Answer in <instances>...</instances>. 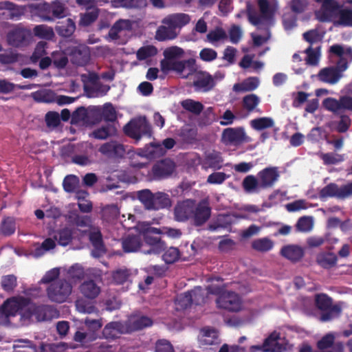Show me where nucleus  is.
<instances>
[{
  "instance_id": "27",
  "label": "nucleus",
  "mask_w": 352,
  "mask_h": 352,
  "mask_svg": "<svg viewBox=\"0 0 352 352\" xmlns=\"http://www.w3.org/2000/svg\"><path fill=\"white\" fill-rule=\"evenodd\" d=\"M190 21V16L184 13L175 14L169 15L162 20V23L170 26L175 31L176 28H180Z\"/></svg>"
},
{
  "instance_id": "2",
  "label": "nucleus",
  "mask_w": 352,
  "mask_h": 352,
  "mask_svg": "<svg viewBox=\"0 0 352 352\" xmlns=\"http://www.w3.org/2000/svg\"><path fill=\"white\" fill-rule=\"evenodd\" d=\"M65 4L59 0H55L50 3L38 4L36 8V14L43 21H54L56 19L65 16Z\"/></svg>"
},
{
  "instance_id": "49",
  "label": "nucleus",
  "mask_w": 352,
  "mask_h": 352,
  "mask_svg": "<svg viewBox=\"0 0 352 352\" xmlns=\"http://www.w3.org/2000/svg\"><path fill=\"white\" fill-rule=\"evenodd\" d=\"M342 312V308L339 305H333L329 309L322 311L320 320L322 322H327L339 317Z\"/></svg>"
},
{
  "instance_id": "56",
  "label": "nucleus",
  "mask_w": 352,
  "mask_h": 352,
  "mask_svg": "<svg viewBox=\"0 0 352 352\" xmlns=\"http://www.w3.org/2000/svg\"><path fill=\"white\" fill-rule=\"evenodd\" d=\"M115 129L110 126H102L94 130L90 134L89 137L94 138L97 140H106L112 134V131Z\"/></svg>"
},
{
  "instance_id": "59",
  "label": "nucleus",
  "mask_w": 352,
  "mask_h": 352,
  "mask_svg": "<svg viewBox=\"0 0 352 352\" xmlns=\"http://www.w3.org/2000/svg\"><path fill=\"white\" fill-rule=\"evenodd\" d=\"M188 300H192V303L196 305H200L205 302L206 296L204 291L201 287H195L190 291V294L186 297Z\"/></svg>"
},
{
  "instance_id": "1",
  "label": "nucleus",
  "mask_w": 352,
  "mask_h": 352,
  "mask_svg": "<svg viewBox=\"0 0 352 352\" xmlns=\"http://www.w3.org/2000/svg\"><path fill=\"white\" fill-rule=\"evenodd\" d=\"M208 292L219 295L215 302L217 307L230 312H238L242 308V300L240 296L234 292H222L219 287L209 286Z\"/></svg>"
},
{
  "instance_id": "11",
  "label": "nucleus",
  "mask_w": 352,
  "mask_h": 352,
  "mask_svg": "<svg viewBox=\"0 0 352 352\" xmlns=\"http://www.w3.org/2000/svg\"><path fill=\"white\" fill-rule=\"evenodd\" d=\"M68 56L73 65L85 66L90 60L89 48L85 45H78L67 49Z\"/></svg>"
},
{
  "instance_id": "48",
  "label": "nucleus",
  "mask_w": 352,
  "mask_h": 352,
  "mask_svg": "<svg viewBox=\"0 0 352 352\" xmlns=\"http://www.w3.org/2000/svg\"><path fill=\"white\" fill-rule=\"evenodd\" d=\"M52 59L54 67L58 69H64L68 63L67 54L61 51L52 52Z\"/></svg>"
},
{
  "instance_id": "32",
  "label": "nucleus",
  "mask_w": 352,
  "mask_h": 352,
  "mask_svg": "<svg viewBox=\"0 0 352 352\" xmlns=\"http://www.w3.org/2000/svg\"><path fill=\"white\" fill-rule=\"evenodd\" d=\"M55 30L59 36L68 38L74 34L76 30V24L72 19L69 18L64 21H59Z\"/></svg>"
},
{
  "instance_id": "52",
  "label": "nucleus",
  "mask_w": 352,
  "mask_h": 352,
  "mask_svg": "<svg viewBox=\"0 0 352 352\" xmlns=\"http://www.w3.org/2000/svg\"><path fill=\"white\" fill-rule=\"evenodd\" d=\"M1 232L4 236H10L16 230V223L13 217H7L4 218L1 224Z\"/></svg>"
},
{
  "instance_id": "29",
  "label": "nucleus",
  "mask_w": 352,
  "mask_h": 352,
  "mask_svg": "<svg viewBox=\"0 0 352 352\" xmlns=\"http://www.w3.org/2000/svg\"><path fill=\"white\" fill-rule=\"evenodd\" d=\"M199 340L203 346L217 344L219 342L218 332L213 328L204 327L201 330Z\"/></svg>"
},
{
  "instance_id": "28",
  "label": "nucleus",
  "mask_w": 352,
  "mask_h": 352,
  "mask_svg": "<svg viewBox=\"0 0 352 352\" xmlns=\"http://www.w3.org/2000/svg\"><path fill=\"white\" fill-rule=\"evenodd\" d=\"M126 331V325L121 322H111L105 325L102 335L107 339H115Z\"/></svg>"
},
{
  "instance_id": "61",
  "label": "nucleus",
  "mask_w": 352,
  "mask_h": 352,
  "mask_svg": "<svg viewBox=\"0 0 352 352\" xmlns=\"http://www.w3.org/2000/svg\"><path fill=\"white\" fill-rule=\"evenodd\" d=\"M320 158L322 160L324 165H333L341 162L344 160L342 155L334 153H320L318 154Z\"/></svg>"
},
{
  "instance_id": "17",
  "label": "nucleus",
  "mask_w": 352,
  "mask_h": 352,
  "mask_svg": "<svg viewBox=\"0 0 352 352\" xmlns=\"http://www.w3.org/2000/svg\"><path fill=\"white\" fill-rule=\"evenodd\" d=\"M98 151L102 155L113 158H122L126 153L124 146L115 140L102 144Z\"/></svg>"
},
{
  "instance_id": "4",
  "label": "nucleus",
  "mask_w": 352,
  "mask_h": 352,
  "mask_svg": "<svg viewBox=\"0 0 352 352\" xmlns=\"http://www.w3.org/2000/svg\"><path fill=\"white\" fill-rule=\"evenodd\" d=\"M72 291L71 284L66 280L60 279L50 285L47 289V294L51 301L62 303L67 300Z\"/></svg>"
},
{
  "instance_id": "22",
  "label": "nucleus",
  "mask_w": 352,
  "mask_h": 352,
  "mask_svg": "<svg viewBox=\"0 0 352 352\" xmlns=\"http://www.w3.org/2000/svg\"><path fill=\"white\" fill-rule=\"evenodd\" d=\"M144 241L149 246L147 250H142V252L145 254H160L166 249V244L159 236L143 234Z\"/></svg>"
},
{
  "instance_id": "38",
  "label": "nucleus",
  "mask_w": 352,
  "mask_h": 352,
  "mask_svg": "<svg viewBox=\"0 0 352 352\" xmlns=\"http://www.w3.org/2000/svg\"><path fill=\"white\" fill-rule=\"evenodd\" d=\"M12 349V352H37L36 344L28 339L14 340Z\"/></svg>"
},
{
  "instance_id": "14",
  "label": "nucleus",
  "mask_w": 352,
  "mask_h": 352,
  "mask_svg": "<svg viewBox=\"0 0 352 352\" xmlns=\"http://www.w3.org/2000/svg\"><path fill=\"white\" fill-rule=\"evenodd\" d=\"M192 86L196 91L208 92L214 87L215 81L208 72L199 71L195 75Z\"/></svg>"
},
{
  "instance_id": "6",
  "label": "nucleus",
  "mask_w": 352,
  "mask_h": 352,
  "mask_svg": "<svg viewBox=\"0 0 352 352\" xmlns=\"http://www.w3.org/2000/svg\"><path fill=\"white\" fill-rule=\"evenodd\" d=\"M32 38V32L19 25L10 30L6 35L8 44L16 48L27 47L31 43Z\"/></svg>"
},
{
  "instance_id": "43",
  "label": "nucleus",
  "mask_w": 352,
  "mask_h": 352,
  "mask_svg": "<svg viewBox=\"0 0 352 352\" xmlns=\"http://www.w3.org/2000/svg\"><path fill=\"white\" fill-rule=\"evenodd\" d=\"M34 35L39 38L51 41L55 34L53 28L46 25H37L33 28Z\"/></svg>"
},
{
  "instance_id": "37",
  "label": "nucleus",
  "mask_w": 352,
  "mask_h": 352,
  "mask_svg": "<svg viewBox=\"0 0 352 352\" xmlns=\"http://www.w3.org/2000/svg\"><path fill=\"white\" fill-rule=\"evenodd\" d=\"M129 160V165L131 167L141 169L146 166L147 162L141 161L142 159L145 158V153L144 150L140 149L138 152L130 151L127 153Z\"/></svg>"
},
{
  "instance_id": "3",
  "label": "nucleus",
  "mask_w": 352,
  "mask_h": 352,
  "mask_svg": "<svg viewBox=\"0 0 352 352\" xmlns=\"http://www.w3.org/2000/svg\"><path fill=\"white\" fill-rule=\"evenodd\" d=\"M126 135L138 142L143 136L151 137V126L146 117H139L130 120L123 129Z\"/></svg>"
},
{
  "instance_id": "40",
  "label": "nucleus",
  "mask_w": 352,
  "mask_h": 352,
  "mask_svg": "<svg viewBox=\"0 0 352 352\" xmlns=\"http://www.w3.org/2000/svg\"><path fill=\"white\" fill-rule=\"evenodd\" d=\"M261 102L260 98L254 94H250L245 96L242 99V107L248 113L257 111L256 108Z\"/></svg>"
},
{
  "instance_id": "45",
  "label": "nucleus",
  "mask_w": 352,
  "mask_h": 352,
  "mask_svg": "<svg viewBox=\"0 0 352 352\" xmlns=\"http://www.w3.org/2000/svg\"><path fill=\"white\" fill-rule=\"evenodd\" d=\"M79 178L74 175H67L63 181V187L64 190L68 193H73L76 191L79 187Z\"/></svg>"
},
{
  "instance_id": "10",
  "label": "nucleus",
  "mask_w": 352,
  "mask_h": 352,
  "mask_svg": "<svg viewBox=\"0 0 352 352\" xmlns=\"http://www.w3.org/2000/svg\"><path fill=\"white\" fill-rule=\"evenodd\" d=\"M52 310V307L49 305H36L30 302L27 308L22 313V318L30 320L33 317H35L37 321L47 320L51 318L50 313Z\"/></svg>"
},
{
  "instance_id": "35",
  "label": "nucleus",
  "mask_w": 352,
  "mask_h": 352,
  "mask_svg": "<svg viewBox=\"0 0 352 352\" xmlns=\"http://www.w3.org/2000/svg\"><path fill=\"white\" fill-rule=\"evenodd\" d=\"M242 186L247 193H258L262 190L258 177L253 175H249L243 179Z\"/></svg>"
},
{
  "instance_id": "24",
  "label": "nucleus",
  "mask_w": 352,
  "mask_h": 352,
  "mask_svg": "<svg viewBox=\"0 0 352 352\" xmlns=\"http://www.w3.org/2000/svg\"><path fill=\"white\" fill-rule=\"evenodd\" d=\"M89 239L94 248L92 254L95 257H99L106 253L107 250L102 239V235L99 230L91 231L89 234Z\"/></svg>"
},
{
  "instance_id": "12",
  "label": "nucleus",
  "mask_w": 352,
  "mask_h": 352,
  "mask_svg": "<svg viewBox=\"0 0 352 352\" xmlns=\"http://www.w3.org/2000/svg\"><path fill=\"white\" fill-rule=\"evenodd\" d=\"M221 141L226 145L238 146L246 142V135L243 127L226 128L221 135Z\"/></svg>"
},
{
  "instance_id": "34",
  "label": "nucleus",
  "mask_w": 352,
  "mask_h": 352,
  "mask_svg": "<svg viewBox=\"0 0 352 352\" xmlns=\"http://www.w3.org/2000/svg\"><path fill=\"white\" fill-rule=\"evenodd\" d=\"M136 196L146 210H153L155 193L149 189H143L137 191Z\"/></svg>"
},
{
  "instance_id": "58",
  "label": "nucleus",
  "mask_w": 352,
  "mask_h": 352,
  "mask_svg": "<svg viewBox=\"0 0 352 352\" xmlns=\"http://www.w3.org/2000/svg\"><path fill=\"white\" fill-rule=\"evenodd\" d=\"M131 275V271L126 268L118 269L112 274L113 280L116 285H122L129 280Z\"/></svg>"
},
{
  "instance_id": "19",
  "label": "nucleus",
  "mask_w": 352,
  "mask_h": 352,
  "mask_svg": "<svg viewBox=\"0 0 352 352\" xmlns=\"http://www.w3.org/2000/svg\"><path fill=\"white\" fill-rule=\"evenodd\" d=\"M211 214V208L207 201H201L196 207L194 206V212L192 217L194 218L195 224L197 226H202L210 218Z\"/></svg>"
},
{
  "instance_id": "42",
  "label": "nucleus",
  "mask_w": 352,
  "mask_h": 352,
  "mask_svg": "<svg viewBox=\"0 0 352 352\" xmlns=\"http://www.w3.org/2000/svg\"><path fill=\"white\" fill-rule=\"evenodd\" d=\"M58 244L61 246H67L72 241L73 232L68 228L58 230L54 236Z\"/></svg>"
},
{
  "instance_id": "47",
  "label": "nucleus",
  "mask_w": 352,
  "mask_h": 352,
  "mask_svg": "<svg viewBox=\"0 0 352 352\" xmlns=\"http://www.w3.org/2000/svg\"><path fill=\"white\" fill-rule=\"evenodd\" d=\"M182 107L186 111L195 114L199 115L204 109L202 103L192 99H186L181 102Z\"/></svg>"
},
{
  "instance_id": "46",
  "label": "nucleus",
  "mask_w": 352,
  "mask_h": 352,
  "mask_svg": "<svg viewBox=\"0 0 352 352\" xmlns=\"http://www.w3.org/2000/svg\"><path fill=\"white\" fill-rule=\"evenodd\" d=\"M144 151L146 160L163 155L166 153V150L162 144L159 143H151L149 146L144 149Z\"/></svg>"
},
{
  "instance_id": "13",
  "label": "nucleus",
  "mask_w": 352,
  "mask_h": 352,
  "mask_svg": "<svg viewBox=\"0 0 352 352\" xmlns=\"http://www.w3.org/2000/svg\"><path fill=\"white\" fill-rule=\"evenodd\" d=\"M280 339V333L273 331L267 337L262 344L254 345L251 346L252 352H281L283 350L282 345L278 342Z\"/></svg>"
},
{
  "instance_id": "7",
  "label": "nucleus",
  "mask_w": 352,
  "mask_h": 352,
  "mask_svg": "<svg viewBox=\"0 0 352 352\" xmlns=\"http://www.w3.org/2000/svg\"><path fill=\"white\" fill-rule=\"evenodd\" d=\"M318 195L319 198L322 200L326 199L328 197L345 199L352 196V182L340 187L336 183H330L320 190Z\"/></svg>"
},
{
  "instance_id": "63",
  "label": "nucleus",
  "mask_w": 352,
  "mask_h": 352,
  "mask_svg": "<svg viewBox=\"0 0 352 352\" xmlns=\"http://www.w3.org/2000/svg\"><path fill=\"white\" fill-rule=\"evenodd\" d=\"M76 307L79 312L84 314L98 313V309L91 303L84 299H78L76 302Z\"/></svg>"
},
{
  "instance_id": "54",
  "label": "nucleus",
  "mask_w": 352,
  "mask_h": 352,
  "mask_svg": "<svg viewBox=\"0 0 352 352\" xmlns=\"http://www.w3.org/2000/svg\"><path fill=\"white\" fill-rule=\"evenodd\" d=\"M111 2L115 8H141L146 5V0H112Z\"/></svg>"
},
{
  "instance_id": "18",
  "label": "nucleus",
  "mask_w": 352,
  "mask_h": 352,
  "mask_svg": "<svg viewBox=\"0 0 352 352\" xmlns=\"http://www.w3.org/2000/svg\"><path fill=\"white\" fill-rule=\"evenodd\" d=\"M195 201L186 199L178 202L174 208L175 219L177 221H185L192 217Z\"/></svg>"
},
{
  "instance_id": "39",
  "label": "nucleus",
  "mask_w": 352,
  "mask_h": 352,
  "mask_svg": "<svg viewBox=\"0 0 352 352\" xmlns=\"http://www.w3.org/2000/svg\"><path fill=\"white\" fill-rule=\"evenodd\" d=\"M153 210L168 208L171 206V200L169 195L164 192H155Z\"/></svg>"
},
{
  "instance_id": "57",
  "label": "nucleus",
  "mask_w": 352,
  "mask_h": 352,
  "mask_svg": "<svg viewBox=\"0 0 352 352\" xmlns=\"http://www.w3.org/2000/svg\"><path fill=\"white\" fill-rule=\"evenodd\" d=\"M101 116L105 122H113L117 120L116 110L111 103L104 104Z\"/></svg>"
},
{
  "instance_id": "26",
  "label": "nucleus",
  "mask_w": 352,
  "mask_h": 352,
  "mask_svg": "<svg viewBox=\"0 0 352 352\" xmlns=\"http://www.w3.org/2000/svg\"><path fill=\"white\" fill-rule=\"evenodd\" d=\"M190 21V16L184 13L175 14L169 15L162 20V23L170 26L175 31L176 28H180Z\"/></svg>"
},
{
  "instance_id": "16",
  "label": "nucleus",
  "mask_w": 352,
  "mask_h": 352,
  "mask_svg": "<svg viewBox=\"0 0 352 352\" xmlns=\"http://www.w3.org/2000/svg\"><path fill=\"white\" fill-rule=\"evenodd\" d=\"M23 14V9L8 1L0 2V20L19 19Z\"/></svg>"
},
{
  "instance_id": "30",
  "label": "nucleus",
  "mask_w": 352,
  "mask_h": 352,
  "mask_svg": "<svg viewBox=\"0 0 352 352\" xmlns=\"http://www.w3.org/2000/svg\"><path fill=\"white\" fill-rule=\"evenodd\" d=\"M80 293L87 298L95 299L100 293V287L93 280L84 281L79 287Z\"/></svg>"
},
{
  "instance_id": "36",
  "label": "nucleus",
  "mask_w": 352,
  "mask_h": 352,
  "mask_svg": "<svg viewBox=\"0 0 352 352\" xmlns=\"http://www.w3.org/2000/svg\"><path fill=\"white\" fill-rule=\"evenodd\" d=\"M223 160L221 154L217 151H212L206 155L204 159V165L207 168L214 170H219L222 168Z\"/></svg>"
},
{
  "instance_id": "25",
  "label": "nucleus",
  "mask_w": 352,
  "mask_h": 352,
  "mask_svg": "<svg viewBox=\"0 0 352 352\" xmlns=\"http://www.w3.org/2000/svg\"><path fill=\"white\" fill-rule=\"evenodd\" d=\"M143 245L142 237L137 234H129L122 239V247L124 252H135Z\"/></svg>"
},
{
  "instance_id": "51",
  "label": "nucleus",
  "mask_w": 352,
  "mask_h": 352,
  "mask_svg": "<svg viewBox=\"0 0 352 352\" xmlns=\"http://www.w3.org/2000/svg\"><path fill=\"white\" fill-rule=\"evenodd\" d=\"M2 289L8 292L12 293L17 286V278L13 274L3 276L1 279Z\"/></svg>"
},
{
  "instance_id": "21",
  "label": "nucleus",
  "mask_w": 352,
  "mask_h": 352,
  "mask_svg": "<svg viewBox=\"0 0 352 352\" xmlns=\"http://www.w3.org/2000/svg\"><path fill=\"white\" fill-rule=\"evenodd\" d=\"M153 324V320L148 316H141L139 317H132L125 322L126 331L131 333L140 331L144 328L151 327Z\"/></svg>"
},
{
  "instance_id": "60",
  "label": "nucleus",
  "mask_w": 352,
  "mask_h": 352,
  "mask_svg": "<svg viewBox=\"0 0 352 352\" xmlns=\"http://www.w3.org/2000/svg\"><path fill=\"white\" fill-rule=\"evenodd\" d=\"M274 124V120L268 117L259 118L251 121V126L257 131L271 128Z\"/></svg>"
},
{
  "instance_id": "23",
  "label": "nucleus",
  "mask_w": 352,
  "mask_h": 352,
  "mask_svg": "<svg viewBox=\"0 0 352 352\" xmlns=\"http://www.w3.org/2000/svg\"><path fill=\"white\" fill-rule=\"evenodd\" d=\"M342 76L343 75H340L337 69L333 66L322 68L317 75L320 81L330 85L336 84Z\"/></svg>"
},
{
  "instance_id": "31",
  "label": "nucleus",
  "mask_w": 352,
  "mask_h": 352,
  "mask_svg": "<svg viewBox=\"0 0 352 352\" xmlns=\"http://www.w3.org/2000/svg\"><path fill=\"white\" fill-rule=\"evenodd\" d=\"M316 261L321 267L329 270L336 265L338 257L333 252H322L317 254Z\"/></svg>"
},
{
  "instance_id": "5",
  "label": "nucleus",
  "mask_w": 352,
  "mask_h": 352,
  "mask_svg": "<svg viewBox=\"0 0 352 352\" xmlns=\"http://www.w3.org/2000/svg\"><path fill=\"white\" fill-rule=\"evenodd\" d=\"M30 299L25 297H12L7 299L0 306V314L6 318L15 316L18 313L22 316L23 311L27 308Z\"/></svg>"
},
{
  "instance_id": "41",
  "label": "nucleus",
  "mask_w": 352,
  "mask_h": 352,
  "mask_svg": "<svg viewBox=\"0 0 352 352\" xmlns=\"http://www.w3.org/2000/svg\"><path fill=\"white\" fill-rule=\"evenodd\" d=\"M99 15V9L94 7L87 10L84 14H80L79 25L89 26L96 21Z\"/></svg>"
},
{
  "instance_id": "55",
  "label": "nucleus",
  "mask_w": 352,
  "mask_h": 352,
  "mask_svg": "<svg viewBox=\"0 0 352 352\" xmlns=\"http://www.w3.org/2000/svg\"><path fill=\"white\" fill-rule=\"evenodd\" d=\"M335 25L352 27V10L342 9L339 10V19L335 22Z\"/></svg>"
},
{
  "instance_id": "50",
  "label": "nucleus",
  "mask_w": 352,
  "mask_h": 352,
  "mask_svg": "<svg viewBox=\"0 0 352 352\" xmlns=\"http://www.w3.org/2000/svg\"><path fill=\"white\" fill-rule=\"evenodd\" d=\"M89 115L87 109L84 107H78L72 114L71 124H78L80 123H87Z\"/></svg>"
},
{
  "instance_id": "15",
  "label": "nucleus",
  "mask_w": 352,
  "mask_h": 352,
  "mask_svg": "<svg viewBox=\"0 0 352 352\" xmlns=\"http://www.w3.org/2000/svg\"><path fill=\"white\" fill-rule=\"evenodd\" d=\"M257 177L262 189L272 188L278 182L280 174L278 168L276 166H270L260 170Z\"/></svg>"
},
{
  "instance_id": "62",
  "label": "nucleus",
  "mask_w": 352,
  "mask_h": 352,
  "mask_svg": "<svg viewBox=\"0 0 352 352\" xmlns=\"http://www.w3.org/2000/svg\"><path fill=\"white\" fill-rule=\"evenodd\" d=\"M47 46V43L45 41H39L30 56V60L32 63H37L44 55H46L47 53L46 52V48Z\"/></svg>"
},
{
  "instance_id": "64",
  "label": "nucleus",
  "mask_w": 352,
  "mask_h": 352,
  "mask_svg": "<svg viewBox=\"0 0 352 352\" xmlns=\"http://www.w3.org/2000/svg\"><path fill=\"white\" fill-rule=\"evenodd\" d=\"M335 342V336L332 333H327L324 336L316 343V346L320 351H325L331 348Z\"/></svg>"
},
{
  "instance_id": "53",
  "label": "nucleus",
  "mask_w": 352,
  "mask_h": 352,
  "mask_svg": "<svg viewBox=\"0 0 352 352\" xmlns=\"http://www.w3.org/2000/svg\"><path fill=\"white\" fill-rule=\"evenodd\" d=\"M273 246V241L267 237L254 240L252 243L254 250L263 252L270 251Z\"/></svg>"
},
{
  "instance_id": "33",
  "label": "nucleus",
  "mask_w": 352,
  "mask_h": 352,
  "mask_svg": "<svg viewBox=\"0 0 352 352\" xmlns=\"http://www.w3.org/2000/svg\"><path fill=\"white\" fill-rule=\"evenodd\" d=\"M259 85V80L257 77H249L239 83L233 86V90L236 92H248L255 90Z\"/></svg>"
},
{
  "instance_id": "20",
  "label": "nucleus",
  "mask_w": 352,
  "mask_h": 352,
  "mask_svg": "<svg viewBox=\"0 0 352 352\" xmlns=\"http://www.w3.org/2000/svg\"><path fill=\"white\" fill-rule=\"evenodd\" d=\"M281 256L292 263L300 261L305 255V250L298 245L289 244L282 247L280 252Z\"/></svg>"
},
{
  "instance_id": "8",
  "label": "nucleus",
  "mask_w": 352,
  "mask_h": 352,
  "mask_svg": "<svg viewBox=\"0 0 352 352\" xmlns=\"http://www.w3.org/2000/svg\"><path fill=\"white\" fill-rule=\"evenodd\" d=\"M322 105L326 109L338 115L346 110L352 111V97L342 96L338 100L334 98H327L323 100Z\"/></svg>"
},
{
  "instance_id": "44",
  "label": "nucleus",
  "mask_w": 352,
  "mask_h": 352,
  "mask_svg": "<svg viewBox=\"0 0 352 352\" xmlns=\"http://www.w3.org/2000/svg\"><path fill=\"white\" fill-rule=\"evenodd\" d=\"M177 36L176 31L168 25H160L155 33V39L159 41L173 40Z\"/></svg>"
},
{
  "instance_id": "9",
  "label": "nucleus",
  "mask_w": 352,
  "mask_h": 352,
  "mask_svg": "<svg viewBox=\"0 0 352 352\" xmlns=\"http://www.w3.org/2000/svg\"><path fill=\"white\" fill-rule=\"evenodd\" d=\"M176 168L175 163L170 158L156 162L151 169V176L155 180H161L170 177Z\"/></svg>"
}]
</instances>
